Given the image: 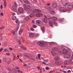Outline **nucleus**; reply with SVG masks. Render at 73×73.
<instances>
[{
    "mask_svg": "<svg viewBox=\"0 0 73 73\" xmlns=\"http://www.w3.org/2000/svg\"><path fill=\"white\" fill-rule=\"evenodd\" d=\"M30 11L32 13H40L41 11L38 9H31L30 10Z\"/></svg>",
    "mask_w": 73,
    "mask_h": 73,
    "instance_id": "f257e3e1",
    "label": "nucleus"
},
{
    "mask_svg": "<svg viewBox=\"0 0 73 73\" xmlns=\"http://www.w3.org/2000/svg\"><path fill=\"white\" fill-rule=\"evenodd\" d=\"M38 44L40 46H44L45 45V42L40 41L38 42Z\"/></svg>",
    "mask_w": 73,
    "mask_h": 73,
    "instance_id": "f03ea898",
    "label": "nucleus"
},
{
    "mask_svg": "<svg viewBox=\"0 0 73 73\" xmlns=\"http://www.w3.org/2000/svg\"><path fill=\"white\" fill-rule=\"evenodd\" d=\"M67 10L66 8H65L63 7H62L60 9L59 11L60 12H66Z\"/></svg>",
    "mask_w": 73,
    "mask_h": 73,
    "instance_id": "7ed1b4c3",
    "label": "nucleus"
},
{
    "mask_svg": "<svg viewBox=\"0 0 73 73\" xmlns=\"http://www.w3.org/2000/svg\"><path fill=\"white\" fill-rule=\"evenodd\" d=\"M71 57V55H70V54H66L64 55V58H68V59H69V58H70Z\"/></svg>",
    "mask_w": 73,
    "mask_h": 73,
    "instance_id": "20e7f679",
    "label": "nucleus"
},
{
    "mask_svg": "<svg viewBox=\"0 0 73 73\" xmlns=\"http://www.w3.org/2000/svg\"><path fill=\"white\" fill-rule=\"evenodd\" d=\"M16 24L17 25H18V28L16 29H15V31H16V32H17V31L18 30V29H19V21L18 20H17L16 21Z\"/></svg>",
    "mask_w": 73,
    "mask_h": 73,
    "instance_id": "39448f33",
    "label": "nucleus"
},
{
    "mask_svg": "<svg viewBox=\"0 0 73 73\" xmlns=\"http://www.w3.org/2000/svg\"><path fill=\"white\" fill-rule=\"evenodd\" d=\"M36 23L37 25L40 26L41 24V23H42V21L40 20H37L36 21Z\"/></svg>",
    "mask_w": 73,
    "mask_h": 73,
    "instance_id": "423d86ee",
    "label": "nucleus"
},
{
    "mask_svg": "<svg viewBox=\"0 0 73 73\" xmlns=\"http://www.w3.org/2000/svg\"><path fill=\"white\" fill-rule=\"evenodd\" d=\"M18 11L19 13H22L24 11V9L22 7H20L18 9Z\"/></svg>",
    "mask_w": 73,
    "mask_h": 73,
    "instance_id": "0eeeda50",
    "label": "nucleus"
},
{
    "mask_svg": "<svg viewBox=\"0 0 73 73\" xmlns=\"http://www.w3.org/2000/svg\"><path fill=\"white\" fill-rule=\"evenodd\" d=\"M73 8V6L72 5L69 4L67 6V8L69 9H72Z\"/></svg>",
    "mask_w": 73,
    "mask_h": 73,
    "instance_id": "6e6552de",
    "label": "nucleus"
},
{
    "mask_svg": "<svg viewBox=\"0 0 73 73\" xmlns=\"http://www.w3.org/2000/svg\"><path fill=\"white\" fill-rule=\"evenodd\" d=\"M29 36L30 38L33 37H34V34H33L32 33H29Z\"/></svg>",
    "mask_w": 73,
    "mask_h": 73,
    "instance_id": "1a4fd4ad",
    "label": "nucleus"
},
{
    "mask_svg": "<svg viewBox=\"0 0 73 73\" xmlns=\"http://www.w3.org/2000/svg\"><path fill=\"white\" fill-rule=\"evenodd\" d=\"M12 8L13 10V11H15V12H17V9H16V7H15V6L14 5H12Z\"/></svg>",
    "mask_w": 73,
    "mask_h": 73,
    "instance_id": "9d476101",
    "label": "nucleus"
},
{
    "mask_svg": "<svg viewBox=\"0 0 73 73\" xmlns=\"http://www.w3.org/2000/svg\"><path fill=\"white\" fill-rule=\"evenodd\" d=\"M51 53L53 56H58V55L57 54V53H56L54 52L53 51H52L51 52Z\"/></svg>",
    "mask_w": 73,
    "mask_h": 73,
    "instance_id": "9b49d317",
    "label": "nucleus"
},
{
    "mask_svg": "<svg viewBox=\"0 0 73 73\" xmlns=\"http://www.w3.org/2000/svg\"><path fill=\"white\" fill-rule=\"evenodd\" d=\"M52 6L54 8H56L57 7V4L56 3H54L52 4Z\"/></svg>",
    "mask_w": 73,
    "mask_h": 73,
    "instance_id": "f8f14e48",
    "label": "nucleus"
},
{
    "mask_svg": "<svg viewBox=\"0 0 73 73\" xmlns=\"http://www.w3.org/2000/svg\"><path fill=\"white\" fill-rule=\"evenodd\" d=\"M57 56H58V55H56L54 58L55 60L56 61H58V60H59L60 59V57Z\"/></svg>",
    "mask_w": 73,
    "mask_h": 73,
    "instance_id": "ddd939ff",
    "label": "nucleus"
},
{
    "mask_svg": "<svg viewBox=\"0 0 73 73\" xmlns=\"http://www.w3.org/2000/svg\"><path fill=\"white\" fill-rule=\"evenodd\" d=\"M49 25L50 27H53V23H52V21H49Z\"/></svg>",
    "mask_w": 73,
    "mask_h": 73,
    "instance_id": "4468645a",
    "label": "nucleus"
},
{
    "mask_svg": "<svg viewBox=\"0 0 73 73\" xmlns=\"http://www.w3.org/2000/svg\"><path fill=\"white\" fill-rule=\"evenodd\" d=\"M42 21L44 23H48V21H47V20L45 18H43L42 19Z\"/></svg>",
    "mask_w": 73,
    "mask_h": 73,
    "instance_id": "2eb2a0df",
    "label": "nucleus"
},
{
    "mask_svg": "<svg viewBox=\"0 0 73 73\" xmlns=\"http://www.w3.org/2000/svg\"><path fill=\"white\" fill-rule=\"evenodd\" d=\"M64 65H69V61L68 60L65 61L64 63Z\"/></svg>",
    "mask_w": 73,
    "mask_h": 73,
    "instance_id": "dca6fc26",
    "label": "nucleus"
},
{
    "mask_svg": "<svg viewBox=\"0 0 73 73\" xmlns=\"http://www.w3.org/2000/svg\"><path fill=\"white\" fill-rule=\"evenodd\" d=\"M23 32V30L22 29H21L19 31V34L20 35H21V34H22V32Z\"/></svg>",
    "mask_w": 73,
    "mask_h": 73,
    "instance_id": "f3484780",
    "label": "nucleus"
},
{
    "mask_svg": "<svg viewBox=\"0 0 73 73\" xmlns=\"http://www.w3.org/2000/svg\"><path fill=\"white\" fill-rule=\"evenodd\" d=\"M11 19L12 20H16V17L15 16H12Z\"/></svg>",
    "mask_w": 73,
    "mask_h": 73,
    "instance_id": "a211bd4d",
    "label": "nucleus"
},
{
    "mask_svg": "<svg viewBox=\"0 0 73 73\" xmlns=\"http://www.w3.org/2000/svg\"><path fill=\"white\" fill-rule=\"evenodd\" d=\"M67 50L65 48L63 50V53H67Z\"/></svg>",
    "mask_w": 73,
    "mask_h": 73,
    "instance_id": "6ab92c4d",
    "label": "nucleus"
},
{
    "mask_svg": "<svg viewBox=\"0 0 73 73\" xmlns=\"http://www.w3.org/2000/svg\"><path fill=\"white\" fill-rule=\"evenodd\" d=\"M52 20L54 21H57V18L55 17H52Z\"/></svg>",
    "mask_w": 73,
    "mask_h": 73,
    "instance_id": "aec40b11",
    "label": "nucleus"
},
{
    "mask_svg": "<svg viewBox=\"0 0 73 73\" xmlns=\"http://www.w3.org/2000/svg\"><path fill=\"white\" fill-rule=\"evenodd\" d=\"M42 15L41 13H38L36 15V17H40V16H41Z\"/></svg>",
    "mask_w": 73,
    "mask_h": 73,
    "instance_id": "412c9836",
    "label": "nucleus"
},
{
    "mask_svg": "<svg viewBox=\"0 0 73 73\" xmlns=\"http://www.w3.org/2000/svg\"><path fill=\"white\" fill-rule=\"evenodd\" d=\"M50 14H51V15H53L56 14V12H55L54 11H52L50 12Z\"/></svg>",
    "mask_w": 73,
    "mask_h": 73,
    "instance_id": "4be33fe9",
    "label": "nucleus"
},
{
    "mask_svg": "<svg viewBox=\"0 0 73 73\" xmlns=\"http://www.w3.org/2000/svg\"><path fill=\"white\" fill-rule=\"evenodd\" d=\"M46 9H48V10L50 11V10L52 9V7H46Z\"/></svg>",
    "mask_w": 73,
    "mask_h": 73,
    "instance_id": "5701e85b",
    "label": "nucleus"
},
{
    "mask_svg": "<svg viewBox=\"0 0 73 73\" xmlns=\"http://www.w3.org/2000/svg\"><path fill=\"white\" fill-rule=\"evenodd\" d=\"M23 1L25 3H26V4H29V3L27 0H23Z\"/></svg>",
    "mask_w": 73,
    "mask_h": 73,
    "instance_id": "b1692460",
    "label": "nucleus"
},
{
    "mask_svg": "<svg viewBox=\"0 0 73 73\" xmlns=\"http://www.w3.org/2000/svg\"><path fill=\"white\" fill-rule=\"evenodd\" d=\"M3 60L5 62H7V59L6 58H3Z\"/></svg>",
    "mask_w": 73,
    "mask_h": 73,
    "instance_id": "393cba45",
    "label": "nucleus"
},
{
    "mask_svg": "<svg viewBox=\"0 0 73 73\" xmlns=\"http://www.w3.org/2000/svg\"><path fill=\"white\" fill-rule=\"evenodd\" d=\"M24 9L25 10H27V5L25 4H24Z\"/></svg>",
    "mask_w": 73,
    "mask_h": 73,
    "instance_id": "a878e982",
    "label": "nucleus"
},
{
    "mask_svg": "<svg viewBox=\"0 0 73 73\" xmlns=\"http://www.w3.org/2000/svg\"><path fill=\"white\" fill-rule=\"evenodd\" d=\"M35 16V15L33 14H31L29 15V16H30V17H33V16Z\"/></svg>",
    "mask_w": 73,
    "mask_h": 73,
    "instance_id": "bb28decb",
    "label": "nucleus"
},
{
    "mask_svg": "<svg viewBox=\"0 0 73 73\" xmlns=\"http://www.w3.org/2000/svg\"><path fill=\"white\" fill-rule=\"evenodd\" d=\"M12 33L13 35L15 37L16 36V34H15V32L14 31H12Z\"/></svg>",
    "mask_w": 73,
    "mask_h": 73,
    "instance_id": "cd10ccee",
    "label": "nucleus"
},
{
    "mask_svg": "<svg viewBox=\"0 0 73 73\" xmlns=\"http://www.w3.org/2000/svg\"><path fill=\"white\" fill-rule=\"evenodd\" d=\"M29 19V17H27L25 18V20H28Z\"/></svg>",
    "mask_w": 73,
    "mask_h": 73,
    "instance_id": "c85d7f7f",
    "label": "nucleus"
},
{
    "mask_svg": "<svg viewBox=\"0 0 73 73\" xmlns=\"http://www.w3.org/2000/svg\"><path fill=\"white\" fill-rule=\"evenodd\" d=\"M58 53L59 54H63V52L61 51V50H60L58 52Z\"/></svg>",
    "mask_w": 73,
    "mask_h": 73,
    "instance_id": "c756f323",
    "label": "nucleus"
},
{
    "mask_svg": "<svg viewBox=\"0 0 73 73\" xmlns=\"http://www.w3.org/2000/svg\"><path fill=\"white\" fill-rule=\"evenodd\" d=\"M3 1H5L4 2V5L5 7H6V5H7V3H6V1H5V0H3Z\"/></svg>",
    "mask_w": 73,
    "mask_h": 73,
    "instance_id": "7c9ffc66",
    "label": "nucleus"
},
{
    "mask_svg": "<svg viewBox=\"0 0 73 73\" xmlns=\"http://www.w3.org/2000/svg\"><path fill=\"white\" fill-rule=\"evenodd\" d=\"M52 49L53 51H56V50H57V48H54V49L52 48Z\"/></svg>",
    "mask_w": 73,
    "mask_h": 73,
    "instance_id": "2f4dec72",
    "label": "nucleus"
},
{
    "mask_svg": "<svg viewBox=\"0 0 73 73\" xmlns=\"http://www.w3.org/2000/svg\"><path fill=\"white\" fill-rule=\"evenodd\" d=\"M21 48H22V49H26V48H25V47L23 46H21Z\"/></svg>",
    "mask_w": 73,
    "mask_h": 73,
    "instance_id": "473e14b6",
    "label": "nucleus"
},
{
    "mask_svg": "<svg viewBox=\"0 0 73 73\" xmlns=\"http://www.w3.org/2000/svg\"><path fill=\"white\" fill-rule=\"evenodd\" d=\"M69 62L70 64H72V59H70Z\"/></svg>",
    "mask_w": 73,
    "mask_h": 73,
    "instance_id": "72a5a7b5",
    "label": "nucleus"
},
{
    "mask_svg": "<svg viewBox=\"0 0 73 73\" xmlns=\"http://www.w3.org/2000/svg\"><path fill=\"white\" fill-rule=\"evenodd\" d=\"M42 31L43 32H45V28H44V27L42 28Z\"/></svg>",
    "mask_w": 73,
    "mask_h": 73,
    "instance_id": "f704fd0d",
    "label": "nucleus"
},
{
    "mask_svg": "<svg viewBox=\"0 0 73 73\" xmlns=\"http://www.w3.org/2000/svg\"><path fill=\"white\" fill-rule=\"evenodd\" d=\"M17 41L19 42V44L20 45H21V42H20V41L18 39L17 40Z\"/></svg>",
    "mask_w": 73,
    "mask_h": 73,
    "instance_id": "c9c22d12",
    "label": "nucleus"
},
{
    "mask_svg": "<svg viewBox=\"0 0 73 73\" xmlns=\"http://www.w3.org/2000/svg\"><path fill=\"white\" fill-rule=\"evenodd\" d=\"M40 56H40V54H38V58H39V59H40Z\"/></svg>",
    "mask_w": 73,
    "mask_h": 73,
    "instance_id": "e433bc0d",
    "label": "nucleus"
},
{
    "mask_svg": "<svg viewBox=\"0 0 73 73\" xmlns=\"http://www.w3.org/2000/svg\"><path fill=\"white\" fill-rule=\"evenodd\" d=\"M27 8L28 9H29L31 8V7L30 6V5H28L27 6Z\"/></svg>",
    "mask_w": 73,
    "mask_h": 73,
    "instance_id": "4c0bfd02",
    "label": "nucleus"
},
{
    "mask_svg": "<svg viewBox=\"0 0 73 73\" xmlns=\"http://www.w3.org/2000/svg\"><path fill=\"white\" fill-rule=\"evenodd\" d=\"M43 61H44V62H48V61L47 60H43Z\"/></svg>",
    "mask_w": 73,
    "mask_h": 73,
    "instance_id": "58836bf2",
    "label": "nucleus"
},
{
    "mask_svg": "<svg viewBox=\"0 0 73 73\" xmlns=\"http://www.w3.org/2000/svg\"><path fill=\"white\" fill-rule=\"evenodd\" d=\"M59 21H62H62H63V20H62V19H59Z\"/></svg>",
    "mask_w": 73,
    "mask_h": 73,
    "instance_id": "ea45409f",
    "label": "nucleus"
},
{
    "mask_svg": "<svg viewBox=\"0 0 73 73\" xmlns=\"http://www.w3.org/2000/svg\"><path fill=\"white\" fill-rule=\"evenodd\" d=\"M67 69H72V67L70 66L67 67Z\"/></svg>",
    "mask_w": 73,
    "mask_h": 73,
    "instance_id": "a19ab883",
    "label": "nucleus"
},
{
    "mask_svg": "<svg viewBox=\"0 0 73 73\" xmlns=\"http://www.w3.org/2000/svg\"><path fill=\"white\" fill-rule=\"evenodd\" d=\"M69 3H65V5H69Z\"/></svg>",
    "mask_w": 73,
    "mask_h": 73,
    "instance_id": "79ce46f5",
    "label": "nucleus"
},
{
    "mask_svg": "<svg viewBox=\"0 0 73 73\" xmlns=\"http://www.w3.org/2000/svg\"><path fill=\"white\" fill-rule=\"evenodd\" d=\"M4 27H0V29H4Z\"/></svg>",
    "mask_w": 73,
    "mask_h": 73,
    "instance_id": "37998d69",
    "label": "nucleus"
},
{
    "mask_svg": "<svg viewBox=\"0 0 73 73\" xmlns=\"http://www.w3.org/2000/svg\"><path fill=\"white\" fill-rule=\"evenodd\" d=\"M31 30L32 31H35V30L33 29V28H31Z\"/></svg>",
    "mask_w": 73,
    "mask_h": 73,
    "instance_id": "c03bdc74",
    "label": "nucleus"
},
{
    "mask_svg": "<svg viewBox=\"0 0 73 73\" xmlns=\"http://www.w3.org/2000/svg\"><path fill=\"white\" fill-rule=\"evenodd\" d=\"M6 55H7V56H10V54H9V52L6 53Z\"/></svg>",
    "mask_w": 73,
    "mask_h": 73,
    "instance_id": "a18cd8bd",
    "label": "nucleus"
},
{
    "mask_svg": "<svg viewBox=\"0 0 73 73\" xmlns=\"http://www.w3.org/2000/svg\"><path fill=\"white\" fill-rule=\"evenodd\" d=\"M33 28H36V25H33Z\"/></svg>",
    "mask_w": 73,
    "mask_h": 73,
    "instance_id": "49530a36",
    "label": "nucleus"
},
{
    "mask_svg": "<svg viewBox=\"0 0 73 73\" xmlns=\"http://www.w3.org/2000/svg\"><path fill=\"white\" fill-rule=\"evenodd\" d=\"M42 64H44V65H46V64L45 62H42Z\"/></svg>",
    "mask_w": 73,
    "mask_h": 73,
    "instance_id": "de8ad7c7",
    "label": "nucleus"
},
{
    "mask_svg": "<svg viewBox=\"0 0 73 73\" xmlns=\"http://www.w3.org/2000/svg\"><path fill=\"white\" fill-rule=\"evenodd\" d=\"M4 50V51H5V52H8V49H5Z\"/></svg>",
    "mask_w": 73,
    "mask_h": 73,
    "instance_id": "09e8293b",
    "label": "nucleus"
},
{
    "mask_svg": "<svg viewBox=\"0 0 73 73\" xmlns=\"http://www.w3.org/2000/svg\"><path fill=\"white\" fill-rule=\"evenodd\" d=\"M12 14H13V16H15V15H16V14H15V13H12Z\"/></svg>",
    "mask_w": 73,
    "mask_h": 73,
    "instance_id": "8fccbe9b",
    "label": "nucleus"
},
{
    "mask_svg": "<svg viewBox=\"0 0 73 73\" xmlns=\"http://www.w3.org/2000/svg\"><path fill=\"white\" fill-rule=\"evenodd\" d=\"M0 7H1V9H2V8H3V5H2V4L1 5Z\"/></svg>",
    "mask_w": 73,
    "mask_h": 73,
    "instance_id": "3c124183",
    "label": "nucleus"
},
{
    "mask_svg": "<svg viewBox=\"0 0 73 73\" xmlns=\"http://www.w3.org/2000/svg\"><path fill=\"white\" fill-rule=\"evenodd\" d=\"M47 16L48 17H50V15L49 14H47Z\"/></svg>",
    "mask_w": 73,
    "mask_h": 73,
    "instance_id": "603ef678",
    "label": "nucleus"
},
{
    "mask_svg": "<svg viewBox=\"0 0 73 73\" xmlns=\"http://www.w3.org/2000/svg\"><path fill=\"white\" fill-rule=\"evenodd\" d=\"M24 66H27V65L25 64H24Z\"/></svg>",
    "mask_w": 73,
    "mask_h": 73,
    "instance_id": "864d4df0",
    "label": "nucleus"
},
{
    "mask_svg": "<svg viewBox=\"0 0 73 73\" xmlns=\"http://www.w3.org/2000/svg\"><path fill=\"white\" fill-rule=\"evenodd\" d=\"M17 71L18 72H19V73H20L21 71H20V70H17Z\"/></svg>",
    "mask_w": 73,
    "mask_h": 73,
    "instance_id": "5fc2aeb1",
    "label": "nucleus"
},
{
    "mask_svg": "<svg viewBox=\"0 0 73 73\" xmlns=\"http://www.w3.org/2000/svg\"><path fill=\"white\" fill-rule=\"evenodd\" d=\"M46 5H48V6H49V5H50V3H47L46 4Z\"/></svg>",
    "mask_w": 73,
    "mask_h": 73,
    "instance_id": "6e6d98bb",
    "label": "nucleus"
},
{
    "mask_svg": "<svg viewBox=\"0 0 73 73\" xmlns=\"http://www.w3.org/2000/svg\"><path fill=\"white\" fill-rule=\"evenodd\" d=\"M44 17L46 19H48V18H47V17H46V16L45 15H44Z\"/></svg>",
    "mask_w": 73,
    "mask_h": 73,
    "instance_id": "4d7b16f0",
    "label": "nucleus"
},
{
    "mask_svg": "<svg viewBox=\"0 0 73 73\" xmlns=\"http://www.w3.org/2000/svg\"><path fill=\"white\" fill-rule=\"evenodd\" d=\"M9 49L11 50H13L12 48L11 47H9Z\"/></svg>",
    "mask_w": 73,
    "mask_h": 73,
    "instance_id": "13d9d810",
    "label": "nucleus"
},
{
    "mask_svg": "<svg viewBox=\"0 0 73 73\" xmlns=\"http://www.w3.org/2000/svg\"><path fill=\"white\" fill-rule=\"evenodd\" d=\"M68 73H71V71L70 70H68Z\"/></svg>",
    "mask_w": 73,
    "mask_h": 73,
    "instance_id": "bf43d9fd",
    "label": "nucleus"
},
{
    "mask_svg": "<svg viewBox=\"0 0 73 73\" xmlns=\"http://www.w3.org/2000/svg\"><path fill=\"white\" fill-rule=\"evenodd\" d=\"M3 50V48H2L0 49V52H1Z\"/></svg>",
    "mask_w": 73,
    "mask_h": 73,
    "instance_id": "052dcab7",
    "label": "nucleus"
},
{
    "mask_svg": "<svg viewBox=\"0 0 73 73\" xmlns=\"http://www.w3.org/2000/svg\"><path fill=\"white\" fill-rule=\"evenodd\" d=\"M69 51H70V52H72V50H71L70 49H68Z\"/></svg>",
    "mask_w": 73,
    "mask_h": 73,
    "instance_id": "680f3d73",
    "label": "nucleus"
},
{
    "mask_svg": "<svg viewBox=\"0 0 73 73\" xmlns=\"http://www.w3.org/2000/svg\"><path fill=\"white\" fill-rule=\"evenodd\" d=\"M37 68L38 69H39V70H40V69H41V68L38 67H37Z\"/></svg>",
    "mask_w": 73,
    "mask_h": 73,
    "instance_id": "e2e57ef3",
    "label": "nucleus"
},
{
    "mask_svg": "<svg viewBox=\"0 0 73 73\" xmlns=\"http://www.w3.org/2000/svg\"><path fill=\"white\" fill-rule=\"evenodd\" d=\"M16 69H20V68H19V67H17L16 68Z\"/></svg>",
    "mask_w": 73,
    "mask_h": 73,
    "instance_id": "0e129e2a",
    "label": "nucleus"
},
{
    "mask_svg": "<svg viewBox=\"0 0 73 73\" xmlns=\"http://www.w3.org/2000/svg\"><path fill=\"white\" fill-rule=\"evenodd\" d=\"M46 70H49V68L48 67H46Z\"/></svg>",
    "mask_w": 73,
    "mask_h": 73,
    "instance_id": "69168bd1",
    "label": "nucleus"
},
{
    "mask_svg": "<svg viewBox=\"0 0 73 73\" xmlns=\"http://www.w3.org/2000/svg\"><path fill=\"white\" fill-rule=\"evenodd\" d=\"M15 7H16H16H17V4L16 3H15Z\"/></svg>",
    "mask_w": 73,
    "mask_h": 73,
    "instance_id": "338daca9",
    "label": "nucleus"
},
{
    "mask_svg": "<svg viewBox=\"0 0 73 73\" xmlns=\"http://www.w3.org/2000/svg\"><path fill=\"white\" fill-rule=\"evenodd\" d=\"M1 16H3V13H1Z\"/></svg>",
    "mask_w": 73,
    "mask_h": 73,
    "instance_id": "774afa93",
    "label": "nucleus"
}]
</instances>
